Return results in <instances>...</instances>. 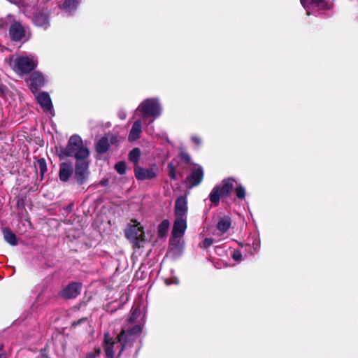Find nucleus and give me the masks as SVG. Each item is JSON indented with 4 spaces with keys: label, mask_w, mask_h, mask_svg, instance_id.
I'll return each mask as SVG.
<instances>
[{
    "label": "nucleus",
    "mask_w": 358,
    "mask_h": 358,
    "mask_svg": "<svg viewBox=\"0 0 358 358\" xmlns=\"http://www.w3.org/2000/svg\"><path fill=\"white\" fill-rule=\"evenodd\" d=\"M140 310L138 308L133 310L131 315L129 318L126 325L122 328L117 341H111L105 334V352L107 357L115 358V355L119 357L122 350L130 345L135 341L142 331V325L136 324L135 320L138 317Z\"/></svg>",
    "instance_id": "1"
},
{
    "label": "nucleus",
    "mask_w": 358,
    "mask_h": 358,
    "mask_svg": "<svg viewBox=\"0 0 358 358\" xmlns=\"http://www.w3.org/2000/svg\"><path fill=\"white\" fill-rule=\"evenodd\" d=\"M10 66L18 76L27 75L38 66V58L34 55H13L10 58Z\"/></svg>",
    "instance_id": "2"
},
{
    "label": "nucleus",
    "mask_w": 358,
    "mask_h": 358,
    "mask_svg": "<svg viewBox=\"0 0 358 358\" xmlns=\"http://www.w3.org/2000/svg\"><path fill=\"white\" fill-rule=\"evenodd\" d=\"M88 148L83 145L82 138L78 135L70 137L66 146L60 150L59 155L61 159L74 157L76 160L81 159L89 156Z\"/></svg>",
    "instance_id": "3"
},
{
    "label": "nucleus",
    "mask_w": 358,
    "mask_h": 358,
    "mask_svg": "<svg viewBox=\"0 0 358 358\" xmlns=\"http://www.w3.org/2000/svg\"><path fill=\"white\" fill-rule=\"evenodd\" d=\"M126 238L133 244L134 248H139L145 243L143 227L136 220H131L125 229Z\"/></svg>",
    "instance_id": "4"
},
{
    "label": "nucleus",
    "mask_w": 358,
    "mask_h": 358,
    "mask_svg": "<svg viewBox=\"0 0 358 358\" xmlns=\"http://www.w3.org/2000/svg\"><path fill=\"white\" fill-rule=\"evenodd\" d=\"M234 187L233 180L228 178L224 180L220 185H216L212 189L209 199L210 201L217 205L221 197L228 196L231 194Z\"/></svg>",
    "instance_id": "5"
},
{
    "label": "nucleus",
    "mask_w": 358,
    "mask_h": 358,
    "mask_svg": "<svg viewBox=\"0 0 358 358\" xmlns=\"http://www.w3.org/2000/svg\"><path fill=\"white\" fill-rule=\"evenodd\" d=\"M9 34L13 41L22 43L27 42L31 35L29 28L18 22H15L11 24Z\"/></svg>",
    "instance_id": "6"
},
{
    "label": "nucleus",
    "mask_w": 358,
    "mask_h": 358,
    "mask_svg": "<svg viewBox=\"0 0 358 358\" xmlns=\"http://www.w3.org/2000/svg\"><path fill=\"white\" fill-rule=\"evenodd\" d=\"M136 111H141L145 117L156 118L161 114V108L157 99H148L141 103Z\"/></svg>",
    "instance_id": "7"
},
{
    "label": "nucleus",
    "mask_w": 358,
    "mask_h": 358,
    "mask_svg": "<svg viewBox=\"0 0 358 358\" xmlns=\"http://www.w3.org/2000/svg\"><path fill=\"white\" fill-rule=\"evenodd\" d=\"M301 3L308 15L321 13L332 8V3L327 0H301Z\"/></svg>",
    "instance_id": "8"
},
{
    "label": "nucleus",
    "mask_w": 358,
    "mask_h": 358,
    "mask_svg": "<svg viewBox=\"0 0 358 358\" xmlns=\"http://www.w3.org/2000/svg\"><path fill=\"white\" fill-rule=\"evenodd\" d=\"M89 160L88 157L76 160L75 166V178L77 182L82 185L88 178Z\"/></svg>",
    "instance_id": "9"
},
{
    "label": "nucleus",
    "mask_w": 358,
    "mask_h": 358,
    "mask_svg": "<svg viewBox=\"0 0 358 358\" xmlns=\"http://www.w3.org/2000/svg\"><path fill=\"white\" fill-rule=\"evenodd\" d=\"M29 82L31 91L36 92L44 86L46 78L41 72L34 71L29 76Z\"/></svg>",
    "instance_id": "10"
},
{
    "label": "nucleus",
    "mask_w": 358,
    "mask_h": 358,
    "mask_svg": "<svg viewBox=\"0 0 358 358\" xmlns=\"http://www.w3.org/2000/svg\"><path fill=\"white\" fill-rule=\"evenodd\" d=\"M82 285L80 283L72 282L61 291L60 295L66 299L76 298L80 293Z\"/></svg>",
    "instance_id": "11"
},
{
    "label": "nucleus",
    "mask_w": 358,
    "mask_h": 358,
    "mask_svg": "<svg viewBox=\"0 0 358 358\" xmlns=\"http://www.w3.org/2000/svg\"><path fill=\"white\" fill-rule=\"evenodd\" d=\"M187 201L185 196L178 197L175 202L174 213L176 218H187Z\"/></svg>",
    "instance_id": "12"
},
{
    "label": "nucleus",
    "mask_w": 358,
    "mask_h": 358,
    "mask_svg": "<svg viewBox=\"0 0 358 358\" xmlns=\"http://www.w3.org/2000/svg\"><path fill=\"white\" fill-rule=\"evenodd\" d=\"M36 100L41 107L45 112H50L52 115H54L53 106L51 99L48 93L45 92H39L36 95Z\"/></svg>",
    "instance_id": "13"
},
{
    "label": "nucleus",
    "mask_w": 358,
    "mask_h": 358,
    "mask_svg": "<svg viewBox=\"0 0 358 358\" xmlns=\"http://www.w3.org/2000/svg\"><path fill=\"white\" fill-rule=\"evenodd\" d=\"M134 175L137 180H145L154 178L157 173L154 169H143L138 166H134Z\"/></svg>",
    "instance_id": "14"
},
{
    "label": "nucleus",
    "mask_w": 358,
    "mask_h": 358,
    "mask_svg": "<svg viewBox=\"0 0 358 358\" xmlns=\"http://www.w3.org/2000/svg\"><path fill=\"white\" fill-rule=\"evenodd\" d=\"M187 229V218H176L173 227L172 235L174 238H181Z\"/></svg>",
    "instance_id": "15"
},
{
    "label": "nucleus",
    "mask_w": 358,
    "mask_h": 358,
    "mask_svg": "<svg viewBox=\"0 0 358 358\" xmlns=\"http://www.w3.org/2000/svg\"><path fill=\"white\" fill-rule=\"evenodd\" d=\"M203 178V170L201 166L195 165L191 174L187 177V180L192 187L197 186L199 185Z\"/></svg>",
    "instance_id": "16"
},
{
    "label": "nucleus",
    "mask_w": 358,
    "mask_h": 358,
    "mask_svg": "<svg viewBox=\"0 0 358 358\" xmlns=\"http://www.w3.org/2000/svg\"><path fill=\"white\" fill-rule=\"evenodd\" d=\"M73 173L72 164L69 162H63L59 165V177L61 181L67 182Z\"/></svg>",
    "instance_id": "17"
},
{
    "label": "nucleus",
    "mask_w": 358,
    "mask_h": 358,
    "mask_svg": "<svg viewBox=\"0 0 358 358\" xmlns=\"http://www.w3.org/2000/svg\"><path fill=\"white\" fill-rule=\"evenodd\" d=\"M115 138L113 136L109 141V139L107 136H103L101 138L96 145L95 148L97 154L101 155L106 153L108 150L110 144L114 143Z\"/></svg>",
    "instance_id": "18"
},
{
    "label": "nucleus",
    "mask_w": 358,
    "mask_h": 358,
    "mask_svg": "<svg viewBox=\"0 0 358 358\" xmlns=\"http://www.w3.org/2000/svg\"><path fill=\"white\" fill-rule=\"evenodd\" d=\"M34 24L43 29H47L50 26L48 15L45 13L39 12L33 17Z\"/></svg>",
    "instance_id": "19"
},
{
    "label": "nucleus",
    "mask_w": 358,
    "mask_h": 358,
    "mask_svg": "<svg viewBox=\"0 0 358 358\" xmlns=\"http://www.w3.org/2000/svg\"><path fill=\"white\" fill-rule=\"evenodd\" d=\"M142 133V122L141 120H136L130 130L128 139L129 141L138 140Z\"/></svg>",
    "instance_id": "20"
},
{
    "label": "nucleus",
    "mask_w": 358,
    "mask_h": 358,
    "mask_svg": "<svg viewBox=\"0 0 358 358\" xmlns=\"http://www.w3.org/2000/svg\"><path fill=\"white\" fill-rule=\"evenodd\" d=\"M3 238L5 241L11 245H17V237L9 229H3Z\"/></svg>",
    "instance_id": "21"
},
{
    "label": "nucleus",
    "mask_w": 358,
    "mask_h": 358,
    "mask_svg": "<svg viewBox=\"0 0 358 358\" xmlns=\"http://www.w3.org/2000/svg\"><path fill=\"white\" fill-rule=\"evenodd\" d=\"M80 1V0H65L61 8L66 12H71L77 8Z\"/></svg>",
    "instance_id": "22"
},
{
    "label": "nucleus",
    "mask_w": 358,
    "mask_h": 358,
    "mask_svg": "<svg viewBox=\"0 0 358 358\" xmlns=\"http://www.w3.org/2000/svg\"><path fill=\"white\" fill-rule=\"evenodd\" d=\"M230 226H231L230 218L228 217H224L220 220V221L217 223V228L221 232L224 233L229 229Z\"/></svg>",
    "instance_id": "23"
},
{
    "label": "nucleus",
    "mask_w": 358,
    "mask_h": 358,
    "mask_svg": "<svg viewBox=\"0 0 358 358\" xmlns=\"http://www.w3.org/2000/svg\"><path fill=\"white\" fill-rule=\"evenodd\" d=\"M170 227V222L168 220H164L158 226L157 233L160 237H164L168 232Z\"/></svg>",
    "instance_id": "24"
},
{
    "label": "nucleus",
    "mask_w": 358,
    "mask_h": 358,
    "mask_svg": "<svg viewBox=\"0 0 358 358\" xmlns=\"http://www.w3.org/2000/svg\"><path fill=\"white\" fill-rule=\"evenodd\" d=\"M141 157V150L139 148H134L129 153V159L130 162H133L135 166H137V164L140 159Z\"/></svg>",
    "instance_id": "25"
},
{
    "label": "nucleus",
    "mask_w": 358,
    "mask_h": 358,
    "mask_svg": "<svg viewBox=\"0 0 358 358\" xmlns=\"http://www.w3.org/2000/svg\"><path fill=\"white\" fill-rule=\"evenodd\" d=\"M115 171L120 175L126 173V164L124 162H119L115 166Z\"/></svg>",
    "instance_id": "26"
},
{
    "label": "nucleus",
    "mask_w": 358,
    "mask_h": 358,
    "mask_svg": "<svg viewBox=\"0 0 358 358\" xmlns=\"http://www.w3.org/2000/svg\"><path fill=\"white\" fill-rule=\"evenodd\" d=\"M168 168L169 169V177L173 180H176L177 179L176 169L174 164L172 162L169 163L168 164Z\"/></svg>",
    "instance_id": "27"
},
{
    "label": "nucleus",
    "mask_w": 358,
    "mask_h": 358,
    "mask_svg": "<svg viewBox=\"0 0 358 358\" xmlns=\"http://www.w3.org/2000/svg\"><path fill=\"white\" fill-rule=\"evenodd\" d=\"M236 194L238 198L243 199L245 196V188L242 185H239L236 189Z\"/></svg>",
    "instance_id": "28"
},
{
    "label": "nucleus",
    "mask_w": 358,
    "mask_h": 358,
    "mask_svg": "<svg viewBox=\"0 0 358 358\" xmlns=\"http://www.w3.org/2000/svg\"><path fill=\"white\" fill-rule=\"evenodd\" d=\"M213 238H206L199 244V246L202 248H207L210 247L213 244Z\"/></svg>",
    "instance_id": "29"
},
{
    "label": "nucleus",
    "mask_w": 358,
    "mask_h": 358,
    "mask_svg": "<svg viewBox=\"0 0 358 358\" xmlns=\"http://www.w3.org/2000/svg\"><path fill=\"white\" fill-rule=\"evenodd\" d=\"M232 257L236 261H241L243 259L242 255H241V252L238 250L234 251Z\"/></svg>",
    "instance_id": "30"
},
{
    "label": "nucleus",
    "mask_w": 358,
    "mask_h": 358,
    "mask_svg": "<svg viewBox=\"0 0 358 358\" xmlns=\"http://www.w3.org/2000/svg\"><path fill=\"white\" fill-rule=\"evenodd\" d=\"M180 157H181L182 159L185 160L186 162H187V163L190 162L191 158H190L189 155L187 152H182L180 153Z\"/></svg>",
    "instance_id": "31"
},
{
    "label": "nucleus",
    "mask_w": 358,
    "mask_h": 358,
    "mask_svg": "<svg viewBox=\"0 0 358 358\" xmlns=\"http://www.w3.org/2000/svg\"><path fill=\"white\" fill-rule=\"evenodd\" d=\"M38 162H39L40 166H41V172H43L46 169L45 161L43 159H40L38 161Z\"/></svg>",
    "instance_id": "32"
},
{
    "label": "nucleus",
    "mask_w": 358,
    "mask_h": 358,
    "mask_svg": "<svg viewBox=\"0 0 358 358\" xmlns=\"http://www.w3.org/2000/svg\"><path fill=\"white\" fill-rule=\"evenodd\" d=\"M117 115L121 120H124L127 117V114L124 110L119 111Z\"/></svg>",
    "instance_id": "33"
},
{
    "label": "nucleus",
    "mask_w": 358,
    "mask_h": 358,
    "mask_svg": "<svg viewBox=\"0 0 358 358\" xmlns=\"http://www.w3.org/2000/svg\"><path fill=\"white\" fill-rule=\"evenodd\" d=\"M192 139L193 142L195 143L196 145H199L201 144V140L199 137L193 136Z\"/></svg>",
    "instance_id": "34"
},
{
    "label": "nucleus",
    "mask_w": 358,
    "mask_h": 358,
    "mask_svg": "<svg viewBox=\"0 0 358 358\" xmlns=\"http://www.w3.org/2000/svg\"><path fill=\"white\" fill-rule=\"evenodd\" d=\"M2 345L0 346V358H6V355L2 350Z\"/></svg>",
    "instance_id": "35"
},
{
    "label": "nucleus",
    "mask_w": 358,
    "mask_h": 358,
    "mask_svg": "<svg viewBox=\"0 0 358 358\" xmlns=\"http://www.w3.org/2000/svg\"><path fill=\"white\" fill-rule=\"evenodd\" d=\"M165 283H166V285H170V284H171V283H173V281H171V280H169V279H166V280H165ZM174 283H178V282H177V281H176V282H174Z\"/></svg>",
    "instance_id": "36"
},
{
    "label": "nucleus",
    "mask_w": 358,
    "mask_h": 358,
    "mask_svg": "<svg viewBox=\"0 0 358 358\" xmlns=\"http://www.w3.org/2000/svg\"><path fill=\"white\" fill-rule=\"evenodd\" d=\"M85 320H86V318L81 319L79 321H78L76 323H73V325L78 324L81 322V321Z\"/></svg>",
    "instance_id": "37"
},
{
    "label": "nucleus",
    "mask_w": 358,
    "mask_h": 358,
    "mask_svg": "<svg viewBox=\"0 0 358 358\" xmlns=\"http://www.w3.org/2000/svg\"><path fill=\"white\" fill-rule=\"evenodd\" d=\"M38 358H49L48 356L46 355H41L40 357Z\"/></svg>",
    "instance_id": "38"
},
{
    "label": "nucleus",
    "mask_w": 358,
    "mask_h": 358,
    "mask_svg": "<svg viewBox=\"0 0 358 358\" xmlns=\"http://www.w3.org/2000/svg\"><path fill=\"white\" fill-rule=\"evenodd\" d=\"M96 352H97V354H99V352H100V349H98V350H96Z\"/></svg>",
    "instance_id": "39"
},
{
    "label": "nucleus",
    "mask_w": 358,
    "mask_h": 358,
    "mask_svg": "<svg viewBox=\"0 0 358 358\" xmlns=\"http://www.w3.org/2000/svg\"><path fill=\"white\" fill-rule=\"evenodd\" d=\"M90 358H94V357H92V356L91 355Z\"/></svg>",
    "instance_id": "40"
}]
</instances>
